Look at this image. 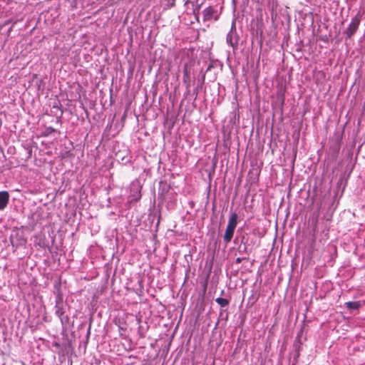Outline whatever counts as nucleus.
I'll list each match as a JSON object with an SVG mask.
<instances>
[{"label": "nucleus", "mask_w": 365, "mask_h": 365, "mask_svg": "<svg viewBox=\"0 0 365 365\" xmlns=\"http://www.w3.org/2000/svg\"><path fill=\"white\" fill-rule=\"evenodd\" d=\"M237 214L235 212L232 213L224 235V241L227 243L230 242L233 237L234 232L237 225Z\"/></svg>", "instance_id": "obj_1"}, {"label": "nucleus", "mask_w": 365, "mask_h": 365, "mask_svg": "<svg viewBox=\"0 0 365 365\" xmlns=\"http://www.w3.org/2000/svg\"><path fill=\"white\" fill-rule=\"evenodd\" d=\"M361 22V19L358 16H355L351 19V23L349 24L348 28L345 31V34L346 36V38H351L353 35L356 32Z\"/></svg>", "instance_id": "obj_2"}, {"label": "nucleus", "mask_w": 365, "mask_h": 365, "mask_svg": "<svg viewBox=\"0 0 365 365\" xmlns=\"http://www.w3.org/2000/svg\"><path fill=\"white\" fill-rule=\"evenodd\" d=\"M203 21H208L212 19L215 21L218 19L217 11L212 6H209L203 11Z\"/></svg>", "instance_id": "obj_3"}, {"label": "nucleus", "mask_w": 365, "mask_h": 365, "mask_svg": "<svg viewBox=\"0 0 365 365\" xmlns=\"http://www.w3.org/2000/svg\"><path fill=\"white\" fill-rule=\"evenodd\" d=\"M9 195L6 191L0 192V210H4L8 205Z\"/></svg>", "instance_id": "obj_4"}, {"label": "nucleus", "mask_w": 365, "mask_h": 365, "mask_svg": "<svg viewBox=\"0 0 365 365\" xmlns=\"http://www.w3.org/2000/svg\"><path fill=\"white\" fill-rule=\"evenodd\" d=\"M215 302L222 307H225L229 304V300L225 298L218 297Z\"/></svg>", "instance_id": "obj_5"}, {"label": "nucleus", "mask_w": 365, "mask_h": 365, "mask_svg": "<svg viewBox=\"0 0 365 365\" xmlns=\"http://www.w3.org/2000/svg\"><path fill=\"white\" fill-rule=\"evenodd\" d=\"M346 307L351 309H357L359 307V304L357 302H348L346 303Z\"/></svg>", "instance_id": "obj_6"}, {"label": "nucleus", "mask_w": 365, "mask_h": 365, "mask_svg": "<svg viewBox=\"0 0 365 365\" xmlns=\"http://www.w3.org/2000/svg\"><path fill=\"white\" fill-rule=\"evenodd\" d=\"M56 131V130L51 127H48L47 128H46V130H44V132L43 133V136H48L50 135H51L52 133H53L54 132Z\"/></svg>", "instance_id": "obj_7"}, {"label": "nucleus", "mask_w": 365, "mask_h": 365, "mask_svg": "<svg viewBox=\"0 0 365 365\" xmlns=\"http://www.w3.org/2000/svg\"><path fill=\"white\" fill-rule=\"evenodd\" d=\"M200 7V5L197 6V7L196 9H195L194 11H193L194 15L195 16L197 21H198V15H199Z\"/></svg>", "instance_id": "obj_8"}, {"label": "nucleus", "mask_w": 365, "mask_h": 365, "mask_svg": "<svg viewBox=\"0 0 365 365\" xmlns=\"http://www.w3.org/2000/svg\"><path fill=\"white\" fill-rule=\"evenodd\" d=\"M244 259H247V258H240V257H238L236 259V263L237 264H240L242 262V260Z\"/></svg>", "instance_id": "obj_9"}, {"label": "nucleus", "mask_w": 365, "mask_h": 365, "mask_svg": "<svg viewBox=\"0 0 365 365\" xmlns=\"http://www.w3.org/2000/svg\"><path fill=\"white\" fill-rule=\"evenodd\" d=\"M184 73L185 76H187V70L186 68L184 69Z\"/></svg>", "instance_id": "obj_10"}]
</instances>
